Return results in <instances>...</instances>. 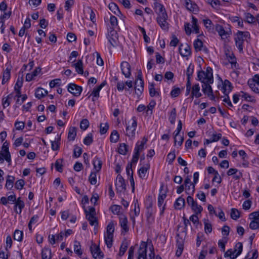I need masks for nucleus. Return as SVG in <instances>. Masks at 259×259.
<instances>
[{"label":"nucleus","mask_w":259,"mask_h":259,"mask_svg":"<svg viewBox=\"0 0 259 259\" xmlns=\"http://www.w3.org/2000/svg\"><path fill=\"white\" fill-rule=\"evenodd\" d=\"M137 259H154L155 253L151 241L146 243L142 241L138 251Z\"/></svg>","instance_id":"f257e3e1"},{"label":"nucleus","mask_w":259,"mask_h":259,"mask_svg":"<svg viewBox=\"0 0 259 259\" xmlns=\"http://www.w3.org/2000/svg\"><path fill=\"white\" fill-rule=\"evenodd\" d=\"M250 37V34L248 31H238L235 35L234 39L235 45L240 53L243 52V44L247 38Z\"/></svg>","instance_id":"f03ea898"},{"label":"nucleus","mask_w":259,"mask_h":259,"mask_svg":"<svg viewBox=\"0 0 259 259\" xmlns=\"http://www.w3.org/2000/svg\"><path fill=\"white\" fill-rule=\"evenodd\" d=\"M198 80L203 84L207 82L213 83V77L212 74V69L211 68L208 67L205 71H199L197 73Z\"/></svg>","instance_id":"7ed1b4c3"},{"label":"nucleus","mask_w":259,"mask_h":259,"mask_svg":"<svg viewBox=\"0 0 259 259\" xmlns=\"http://www.w3.org/2000/svg\"><path fill=\"white\" fill-rule=\"evenodd\" d=\"M137 126V120L135 117L128 121L125 130V135L133 139L135 137V131Z\"/></svg>","instance_id":"20e7f679"},{"label":"nucleus","mask_w":259,"mask_h":259,"mask_svg":"<svg viewBox=\"0 0 259 259\" xmlns=\"http://www.w3.org/2000/svg\"><path fill=\"white\" fill-rule=\"evenodd\" d=\"M168 16L167 13L159 14L156 18V21L160 28L165 31L169 29V23L167 22Z\"/></svg>","instance_id":"39448f33"},{"label":"nucleus","mask_w":259,"mask_h":259,"mask_svg":"<svg viewBox=\"0 0 259 259\" xmlns=\"http://www.w3.org/2000/svg\"><path fill=\"white\" fill-rule=\"evenodd\" d=\"M187 203L188 205L191 207V209L196 214H199L203 210L202 207L198 205L197 202L194 200L193 198L191 196H189L187 198Z\"/></svg>","instance_id":"423d86ee"},{"label":"nucleus","mask_w":259,"mask_h":259,"mask_svg":"<svg viewBox=\"0 0 259 259\" xmlns=\"http://www.w3.org/2000/svg\"><path fill=\"white\" fill-rule=\"evenodd\" d=\"M116 192L118 193H124L126 191V184L123 177L118 175L115 183Z\"/></svg>","instance_id":"0eeeda50"},{"label":"nucleus","mask_w":259,"mask_h":259,"mask_svg":"<svg viewBox=\"0 0 259 259\" xmlns=\"http://www.w3.org/2000/svg\"><path fill=\"white\" fill-rule=\"evenodd\" d=\"M67 90L73 96L78 97L81 94L82 89L80 86L77 85L75 83H70L68 85Z\"/></svg>","instance_id":"6e6552de"},{"label":"nucleus","mask_w":259,"mask_h":259,"mask_svg":"<svg viewBox=\"0 0 259 259\" xmlns=\"http://www.w3.org/2000/svg\"><path fill=\"white\" fill-rule=\"evenodd\" d=\"M215 30L223 39L228 38L231 34V31L230 30L228 31L225 30L224 27L219 24L215 25Z\"/></svg>","instance_id":"1a4fd4ad"},{"label":"nucleus","mask_w":259,"mask_h":259,"mask_svg":"<svg viewBox=\"0 0 259 259\" xmlns=\"http://www.w3.org/2000/svg\"><path fill=\"white\" fill-rule=\"evenodd\" d=\"M0 154L4 156L7 162L9 163L11 162V154L9 151V143L7 141L4 143L2 151H0Z\"/></svg>","instance_id":"9d476101"},{"label":"nucleus","mask_w":259,"mask_h":259,"mask_svg":"<svg viewBox=\"0 0 259 259\" xmlns=\"http://www.w3.org/2000/svg\"><path fill=\"white\" fill-rule=\"evenodd\" d=\"M90 250L95 259H102L103 257V253L101 251L99 247L96 245L92 244L91 246Z\"/></svg>","instance_id":"9b49d317"},{"label":"nucleus","mask_w":259,"mask_h":259,"mask_svg":"<svg viewBox=\"0 0 259 259\" xmlns=\"http://www.w3.org/2000/svg\"><path fill=\"white\" fill-rule=\"evenodd\" d=\"M179 51L183 57H188L191 54L190 47L187 44L184 45L181 44L179 46Z\"/></svg>","instance_id":"f8f14e48"},{"label":"nucleus","mask_w":259,"mask_h":259,"mask_svg":"<svg viewBox=\"0 0 259 259\" xmlns=\"http://www.w3.org/2000/svg\"><path fill=\"white\" fill-rule=\"evenodd\" d=\"M147 141V138L144 137L143 138L141 142L138 141L136 144L134 152L140 155V152L142 151L144 149V146L146 144Z\"/></svg>","instance_id":"ddd939ff"},{"label":"nucleus","mask_w":259,"mask_h":259,"mask_svg":"<svg viewBox=\"0 0 259 259\" xmlns=\"http://www.w3.org/2000/svg\"><path fill=\"white\" fill-rule=\"evenodd\" d=\"M120 67L122 74L125 77H129L131 74L130 64L127 62L124 61L121 63Z\"/></svg>","instance_id":"4468645a"},{"label":"nucleus","mask_w":259,"mask_h":259,"mask_svg":"<svg viewBox=\"0 0 259 259\" xmlns=\"http://www.w3.org/2000/svg\"><path fill=\"white\" fill-rule=\"evenodd\" d=\"M24 205V202L21 200L20 197H19L15 202L14 209L16 212L20 214Z\"/></svg>","instance_id":"2eb2a0df"},{"label":"nucleus","mask_w":259,"mask_h":259,"mask_svg":"<svg viewBox=\"0 0 259 259\" xmlns=\"http://www.w3.org/2000/svg\"><path fill=\"white\" fill-rule=\"evenodd\" d=\"M200 88L199 84H195L192 88L191 97L192 98L195 97L198 98L202 96V94L200 92Z\"/></svg>","instance_id":"dca6fc26"},{"label":"nucleus","mask_w":259,"mask_h":259,"mask_svg":"<svg viewBox=\"0 0 259 259\" xmlns=\"http://www.w3.org/2000/svg\"><path fill=\"white\" fill-rule=\"evenodd\" d=\"M106 84V81H104L99 86L97 87L96 88H95L94 89L92 94L90 95V96L89 97V98L91 96H93V98L92 99V100L93 101H95L94 98L95 97L98 98L99 97L100 91L102 89V88Z\"/></svg>","instance_id":"f3484780"},{"label":"nucleus","mask_w":259,"mask_h":259,"mask_svg":"<svg viewBox=\"0 0 259 259\" xmlns=\"http://www.w3.org/2000/svg\"><path fill=\"white\" fill-rule=\"evenodd\" d=\"M93 164L94 169L96 170V172H98L102 168V161L100 158L95 156L93 160Z\"/></svg>","instance_id":"a211bd4d"},{"label":"nucleus","mask_w":259,"mask_h":259,"mask_svg":"<svg viewBox=\"0 0 259 259\" xmlns=\"http://www.w3.org/2000/svg\"><path fill=\"white\" fill-rule=\"evenodd\" d=\"M226 56L228 60L229 63L231 64L232 68H236L237 62L236 58L233 53L228 51V53H225Z\"/></svg>","instance_id":"6ab92c4d"},{"label":"nucleus","mask_w":259,"mask_h":259,"mask_svg":"<svg viewBox=\"0 0 259 259\" xmlns=\"http://www.w3.org/2000/svg\"><path fill=\"white\" fill-rule=\"evenodd\" d=\"M232 89V86L231 82L228 80H225L222 87L224 94L225 95H228Z\"/></svg>","instance_id":"aec40b11"},{"label":"nucleus","mask_w":259,"mask_h":259,"mask_svg":"<svg viewBox=\"0 0 259 259\" xmlns=\"http://www.w3.org/2000/svg\"><path fill=\"white\" fill-rule=\"evenodd\" d=\"M127 219L124 215H122L120 217L119 224L121 226V228L122 230H123L125 232H127L128 231V227L127 226Z\"/></svg>","instance_id":"412c9836"},{"label":"nucleus","mask_w":259,"mask_h":259,"mask_svg":"<svg viewBox=\"0 0 259 259\" xmlns=\"http://www.w3.org/2000/svg\"><path fill=\"white\" fill-rule=\"evenodd\" d=\"M154 9H155L156 13L157 14V15H159V14H161L163 13L164 14V13H166V10L164 8L163 6L158 2H155L154 3Z\"/></svg>","instance_id":"4be33fe9"},{"label":"nucleus","mask_w":259,"mask_h":259,"mask_svg":"<svg viewBox=\"0 0 259 259\" xmlns=\"http://www.w3.org/2000/svg\"><path fill=\"white\" fill-rule=\"evenodd\" d=\"M185 205V200L182 197H179L174 203V207L177 209H181Z\"/></svg>","instance_id":"5701e85b"},{"label":"nucleus","mask_w":259,"mask_h":259,"mask_svg":"<svg viewBox=\"0 0 259 259\" xmlns=\"http://www.w3.org/2000/svg\"><path fill=\"white\" fill-rule=\"evenodd\" d=\"M15 180V177L8 175L6 179V188L8 190H11L13 187Z\"/></svg>","instance_id":"b1692460"},{"label":"nucleus","mask_w":259,"mask_h":259,"mask_svg":"<svg viewBox=\"0 0 259 259\" xmlns=\"http://www.w3.org/2000/svg\"><path fill=\"white\" fill-rule=\"evenodd\" d=\"M149 168L150 165L148 164L146 166H142L139 169L138 173L140 178L142 179H145L146 178V173Z\"/></svg>","instance_id":"393cba45"},{"label":"nucleus","mask_w":259,"mask_h":259,"mask_svg":"<svg viewBox=\"0 0 259 259\" xmlns=\"http://www.w3.org/2000/svg\"><path fill=\"white\" fill-rule=\"evenodd\" d=\"M144 90V81L142 79H137L135 81V90L142 94Z\"/></svg>","instance_id":"a878e982"},{"label":"nucleus","mask_w":259,"mask_h":259,"mask_svg":"<svg viewBox=\"0 0 259 259\" xmlns=\"http://www.w3.org/2000/svg\"><path fill=\"white\" fill-rule=\"evenodd\" d=\"M75 68V70L77 73L82 74L83 73V63L82 60H78L77 62L73 65Z\"/></svg>","instance_id":"bb28decb"},{"label":"nucleus","mask_w":259,"mask_h":259,"mask_svg":"<svg viewBox=\"0 0 259 259\" xmlns=\"http://www.w3.org/2000/svg\"><path fill=\"white\" fill-rule=\"evenodd\" d=\"M11 69L7 68L3 72V79L2 83L5 84L10 78Z\"/></svg>","instance_id":"cd10ccee"},{"label":"nucleus","mask_w":259,"mask_h":259,"mask_svg":"<svg viewBox=\"0 0 259 259\" xmlns=\"http://www.w3.org/2000/svg\"><path fill=\"white\" fill-rule=\"evenodd\" d=\"M48 94V92L42 88H38L35 90V97L38 99L43 98Z\"/></svg>","instance_id":"c85d7f7f"},{"label":"nucleus","mask_w":259,"mask_h":259,"mask_svg":"<svg viewBox=\"0 0 259 259\" xmlns=\"http://www.w3.org/2000/svg\"><path fill=\"white\" fill-rule=\"evenodd\" d=\"M76 136V128L71 126L69 129L68 139L69 141H74Z\"/></svg>","instance_id":"c756f323"},{"label":"nucleus","mask_w":259,"mask_h":259,"mask_svg":"<svg viewBox=\"0 0 259 259\" xmlns=\"http://www.w3.org/2000/svg\"><path fill=\"white\" fill-rule=\"evenodd\" d=\"M185 5L187 9L191 11H194L197 8V5L191 0H184Z\"/></svg>","instance_id":"7c9ffc66"},{"label":"nucleus","mask_w":259,"mask_h":259,"mask_svg":"<svg viewBox=\"0 0 259 259\" xmlns=\"http://www.w3.org/2000/svg\"><path fill=\"white\" fill-rule=\"evenodd\" d=\"M41 258L42 259H51V249L44 248L41 251Z\"/></svg>","instance_id":"2f4dec72"},{"label":"nucleus","mask_w":259,"mask_h":259,"mask_svg":"<svg viewBox=\"0 0 259 259\" xmlns=\"http://www.w3.org/2000/svg\"><path fill=\"white\" fill-rule=\"evenodd\" d=\"M13 98V95L12 94H9L6 97H3L2 99V105L4 108H6L8 107L11 103L10 100Z\"/></svg>","instance_id":"473e14b6"},{"label":"nucleus","mask_w":259,"mask_h":259,"mask_svg":"<svg viewBox=\"0 0 259 259\" xmlns=\"http://www.w3.org/2000/svg\"><path fill=\"white\" fill-rule=\"evenodd\" d=\"M106 244L108 248H111L112 245L113 234H106L104 236Z\"/></svg>","instance_id":"72a5a7b5"},{"label":"nucleus","mask_w":259,"mask_h":259,"mask_svg":"<svg viewBox=\"0 0 259 259\" xmlns=\"http://www.w3.org/2000/svg\"><path fill=\"white\" fill-rule=\"evenodd\" d=\"M162 187V186L161 187L160 193L158 197V206L159 207L162 206V204L163 203L164 200L165 199L166 197V194L165 193H161Z\"/></svg>","instance_id":"f704fd0d"},{"label":"nucleus","mask_w":259,"mask_h":259,"mask_svg":"<svg viewBox=\"0 0 259 259\" xmlns=\"http://www.w3.org/2000/svg\"><path fill=\"white\" fill-rule=\"evenodd\" d=\"M193 46L195 51L198 52L202 50L203 44L200 39L197 38L194 41Z\"/></svg>","instance_id":"c9c22d12"},{"label":"nucleus","mask_w":259,"mask_h":259,"mask_svg":"<svg viewBox=\"0 0 259 259\" xmlns=\"http://www.w3.org/2000/svg\"><path fill=\"white\" fill-rule=\"evenodd\" d=\"M119 138V135L118 132L116 130H114L111 134L110 137V142L112 143H116Z\"/></svg>","instance_id":"e433bc0d"},{"label":"nucleus","mask_w":259,"mask_h":259,"mask_svg":"<svg viewBox=\"0 0 259 259\" xmlns=\"http://www.w3.org/2000/svg\"><path fill=\"white\" fill-rule=\"evenodd\" d=\"M74 251L78 256H81L82 255V252L81 250V246L79 242L77 241H74Z\"/></svg>","instance_id":"4c0bfd02"},{"label":"nucleus","mask_w":259,"mask_h":259,"mask_svg":"<svg viewBox=\"0 0 259 259\" xmlns=\"http://www.w3.org/2000/svg\"><path fill=\"white\" fill-rule=\"evenodd\" d=\"M23 233L22 231L16 230L14 232L13 237L14 240L18 241H21L23 239Z\"/></svg>","instance_id":"58836bf2"},{"label":"nucleus","mask_w":259,"mask_h":259,"mask_svg":"<svg viewBox=\"0 0 259 259\" xmlns=\"http://www.w3.org/2000/svg\"><path fill=\"white\" fill-rule=\"evenodd\" d=\"M243 245L242 243L238 242L236 244L234 248V251L237 256L241 253Z\"/></svg>","instance_id":"ea45409f"},{"label":"nucleus","mask_w":259,"mask_h":259,"mask_svg":"<svg viewBox=\"0 0 259 259\" xmlns=\"http://www.w3.org/2000/svg\"><path fill=\"white\" fill-rule=\"evenodd\" d=\"M82 152V148L77 145H74L73 156L75 158L79 157Z\"/></svg>","instance_id":"a19ab883"},{"label":"nucleus","mask_w":259,"mask_h":259,"mask_svg":"<svg viewBox=\"0 0 259 259\" xmlns=\"http://www.w3.org/2000/svg\"><path fill=\"white\" fill-rule=\"evenodd\" d=\"M204 231L205 233L209 234L212 231V225L208 220H204Z\"/></svg>","instance_id":"79ce46f5"},{"label":"nucleus","mask_w":259,"mask_h":259,"mask_svg":"<svg viewBox=\"0 0 259 259\" xmlns=\"http://www.w3.org/2000/svg\"><path fill=\"white\" fill-rule=\"evenodd\" d=\"M192 27L193 28V31L195 33H199V26L197 24L198 20L195 17H194L193 16L192 17Z\"/></svg>","instance_id":"37998d69"},{"label":"nucleus","mask_w":259,"mask_h":259,"mask_svg":"<svg viewBox=\"0 0 259 259\" xmlns=\"http://www.w3.org/2000/svg\"><path fill=\"white\" fill-rule=\"evenodd\" d=\"M128 146L125 143L120 144L118 148V152L122 155H126L127 152Z\"/></svg>","instance_id":"c03bdc74"},{"label":"nucleus","mask_w":259,"mask_h":259,"mask_svg":"<svg viewBox=\"0 0 259 259\" xmlns=\"http://www.w3.org/2000/svg\"><path fill=\"white\" fill-rule=\"evenodd\" d=\"M176 118V108H173L170 112L168 119L169 122L174 124L175 123Z\"/></svg>","instance_id":"a18cd8bd"},{"label":"nucleus","mask_w":259,"mask_h":259,"mask_svg":"<svg viewBox=\"0 0 259 259\" xmlns=\"http://www.w3.org/2000/svg\"><path fill=\"white\" fill-rule=\"evenodd\" d=\"M182 122L181 120H180L178 122V124L177 130L174 132V133L175 134L174 142H175V145L176 144V143H177V137L180 134V132L182 130Z\"/></svg>","instance_id":"49530a36"},{"label":"nucleus","mask_w":259,"mask_h":259,"mask_svg":"<svg viewBox=\"0 0 259 259\" xmlns=\"http://www.w3.org/2000/svg\"><path fill=\"white\" fill-rule=\"evenodd\" d=\"M62 162L63 159H58L56 161L55 163L56 169L60 172H62L63 171Z\"/></svg>","instance_id":"de8ad7c7"},{"label":"nucleus","mask_w":259,"mask_h":259,"mask_svg":"<svg viewBox=\"0 0 259 259\" xmlns=\"http://www.w3.org/2000/svg\"><path fill=\"white\" fill-rule=\"evenodd\" d=\"M111 36H109L108 37V41L110 42V45L113 47H115L117 45V41L113 37L114 34H116V32L114 31H111L110 32Z\"/></svg>","instance_id":"09e8293b"},{"label":"nucleus","mask_w":259,"mask_h":259,"mask_svg":"<svg viewBox=\"0 0 259 259\" xmlns=\"http://www.w3.org/2000/svg\"><path fill=\"white\" fill-rule=\"evenodd\" d=\"M146 216L148 224L150 225L154 223V217L153 215V211H146Z\"/></svg>","instance_id":"8fccbe9b"},{"label":"nucleus","mask_w":259,"mask_h":259,"mask_svg":"<svg viewBox=\"0 0 259 259\" xmlns=\"http://www.w3.org/2000/svg\"><path fill=\"white\" fill-rule=\"evenodd\" d=\"M230 215L232 219L236 220L240 218V212L237 209L232 208Z\"/></svg>","instance_id":"3c124183"},{"label":"nucleus","mask_w":259,"mask_h":259,"mask_svg":"<svg viewBox=\"0 0 259 259\" xmlns=\"http://www.w3.org/2000/svg\"><path fill=\"white\" fill-rule=\"evenodd\" d=\"M97 172H91L90 176L89 178V181L92 185H96L97 183Z\"/></svg>","instance_id":"603ef678"},{"label":"nucleus","mask_w":259,"mask_h":259,"mask_svg":"<svg viewBox=\"0 0 259 259\" xmlns=\"http://www.w3.org/2000/svg\"><path fill=\"white\" fill-rule=\"evenodd\" d=\"M149 94L152 97L159 95L158 92L156 91L155 90L154 83L151 84L149 86Z\"/></svg>","instance_id":"864d4df0"},{"label":"nucleus","mask_w":259,"mask_h":259,"mask_svg":"<svg viewBox=\"0 0 259 259\" xmlns=\"http://www.w3.org/2000/svg\"><path fill=\"white\" fill-rule=\"evenodd\" d=\"M224 256L225 257H230L231 259H235L237 257L234 251L232 250L231 249L228 250L225 253Z\"/></svg>","instance_id":"5fc2aeb1"},{"label":"nucleus","mask_w":259,"mask_h":259,"mask_svg":"<svg viewBox=\"0 0 259 259\" xmlns=\"http://www.w3.org/2000/svg\"><path fill=\"white\" fill-rule=\"evenodd\" d=\"M100 133L101 134L103 135L107 133L109 129V124L107 122L105 123H101L100 124Z\"/></svg>","instance_id":"6e6d98bb"},{"label":"nucleus","mask_w":259,"mask_h":259,"mask_svg":"<svg viewBox=\"0 0 259 259\" xmlns=\"http://www.w3.org/2000/svg\"><path fill=\"white\" fill-rule=\"evenodd\" d=\"M114 232V224L113 222H110L106 228V234H113Z\"/></svg>","instance_id":"4d7b16f0"},{"label":"nucleus","mask_w":259,"mask_h":259,"mask_svg":"<svg viewBox=\"0 0 259 259\" xmlns=\"http://www.w3.org/2000/svg\"><path fill=\"white\" fill-rule=\"evenodd\" d=\"M89 121L87 119H82L80 123V127L81 130L84 131L89 126Z\"/></svg>","instance_id":"13d9d810"},{"label":"nucleus","mask_w":259,"mask_h":259,"mask_svg":"<svg viewBox=\"0 0 259 259\" xmlns=\"http://www.w3.org/2000/svg\"><path fill=\"white\" fill-rule=\"evenodd\" d=\"M25 185V181L23 179H20L16 181L15 184V188L17 190H21L23 189Z\"/></svg>","instance_id":"bf43d9fd"},{"label":"nucleus","mask_w":259,"mask_h":259,"mask_svg":"<svg viewBox=\"0 0 259 259\" xmlns=\"http://www.w3.org/2000/svg\"><path fill=\"white\" fill-rule=\"evenodd\" d=\"M93 142V135L91 133L89 134L83 140V143L86 145H91Z\"/></svg>","instance_id":"052dcab7"},{"label":"nucleus","mask_w":259,"mask_h":259,"mask_svg":"<svg viewBox=\"0 0 259 259\" xmlns=\"http://www.w3.org/2000/svg\"><path fill=\"white\" fill-rule=\"evenodd\" d=\"M239 96H240V97L243 98L244 100H245L246 101H250V102H253V100L252 99L251 96H250L247 93H245L243 91L240 92V93H239Z\"/></svg>","instance_id":"680f3d73"},{"label":"nucleus","mask_w":259,"mask_h":259,"mask_svg":"<svg viewBox=\"0 0 259 259\" xmlns=\"http://www.w3.org/2000/svg\"><path fill=\"white\" fill-rule=\"evenodd\" d=\"M195 192V185L194 184H190L188 185L187 187H186V192L188 194L193 195Z\"/></svg>","instance_id":"e2e57ef3"},{"label":"nucleus","mask_w":259,"mask_h":259,"mask_svg":"<svg viewBox=\"0 0 259 259\" xmlns=\"http://www.w3.org/2000/svg\"><path fill=\"white\" fill-rule=\"evenodd\" d=\"M128 247V244L126 242H123L121 245H120V249H119V255L121 256H122L125 252L126 251L127 248Z\"/></svg>","instance_id":"0e129e2a"},{"label":"nucleus","mask_w":259,"mask_h":259,"mask_svg":"<svg viewBox=\"0 0 259 259\" xmlns=\"http://www.w3.org/2000/svg\"><path fill=\"white\" fill-rule=\"evenodd\" d=\"M227 242L226 237H223V240H220L218 242V245L221 248V250L224 252L225 250V245Z\"/></svg>","instance_id":"69168bd1"},{"label":"nucleus","mask_w":259,"mask_h":259,"mask_svg":"<svg viewBox=\"0 0 259 259\" xmlns=\"http://www.w3.org/2000/svg\"><path fill=\"white\" fill-rule=\"evenodd\" d=\"M203 24H204L205 27L208 30H210L213 29V28H212L213 24L212 23V21L210 19H204L203 20Z\"/></svg>","instance_id":"338daca9"},{"label":"nucleus","mask_w":259,"mask_h":259,"mask_svg":"<svg viewBox=\"0 0 259 259\" xmlns=\"http://www.w3.org/2000/svg\"><path fill=\"white\" fill-rule=\"evenodd\" d=\"M156 105V103L154 101H151L148 105L147 106V110H146V113L147 114H152V110L154 108Z\"/></svg>","instance_id":"774afa93"}]
</instances>
